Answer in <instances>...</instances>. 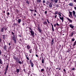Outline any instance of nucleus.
Wrapping results in <instances>:
<instances>
[{
    "instance_id": "25",
    "label": "nucleus",
    "mask_w": 76,
    "mask_h": 76,
    "mask_svg": "<svg viewBox=\"0 0 76 76\" xmlns=\"http://www.w3.org/2000/svg\"><path fill=\"white\" fill-rule=\"evenodd\" d=\"M76 41L74 43V45H73L74 46L76 45Z\"/></svg>"
},
{
    "instance_id": "15",
    "label": "nucleus",
    "mask_w": 76,
    "mask_h": 76,
    "mask_svg": "<svg viewBox=\"0 0 76 76\" xmlns=\"http://www.w3.org/2000/svg\"><path fill=\"white\" fill-rule=\"evenodd\" d=\"M51 25H52L53 31H54V27H53V25L52 24V23H51Z\"/></svg>"
},
{
    "instance_id": "48",
    "label": "nucleus",
    "mask_w": 76,
    "mask_h": 76,
    "mask_svg": "<svg viewBox=\"0 0 76 76\" xmlns=\"http://www.w3.org/2000/svg\"><path fill=\"white\" fill-rule=\"evenodd\" d=\"M64 72H65L66 71V70H65V69H64Z\"/></svg>"
},
{
    "instance_id": "41",
    "label": "nucleus",
    "mask_w": 76,
    "mask_h": 76,
    "mask_svg": "<svg viewBox=\"0 0 76 76\" xmlns=\"http://www.w3.org/2000/svg\"><path fill=\"white\" fill-rule=\"evenodd\" d=\"M29 29L30 30V31H31V30H32L31 29V28H29Z\"/></svg>"
},
{
    "instance_id": "37",
    "label": "nucleus",
    "mask_w": 76,
    "mask_h": 76,
    "mask_svg": "<svg viewBox=\"0 0 76 76\" xmlns=\"http://www.w3.org/2000/svg\"><path fill=\"white\" fill-rule=\"evenodd\" d=\"M47 21L48 23H50V22H49V21H48V20H47Z\"/></svg>"
},
{
    "instance_id": "56",
    "label": "nucleus",
    "mask_w": 76,
    "mask_h": 76,
    "mask_svg": "<svg viewBox=\"0 0 76 76\" xmlns=\"http://www.w3.org/2000/svg\"><path fill=\"white\" fill-rule=\"evenodd\" d=\"M60 69H61L60 68H59V70H60Z\"/></svg>"
},
{
    "instance_id": "38",
    "label": "nucleus",
    "mask_w": 76,
    "mask_h": 76,
    "mask_svg": "<svg viewBox=\"0 0 76 76\" xmlns=\"http://www.w3.org/2000/svg\"><path fill=\"white\" fill-rule=\"evenodd\" d=\"M30 10L31 12H33L34 11V10Z\"/></svg>"
},
{
    "instance_id": "20",
    "label": "nucleus",
    "mask_w": 76,
    "mask_h": 76,
    "mask_svg": "<svg viewBox=\"0 0 76 76\" xmlns=\"http://www.w3.org/2000/svg\"><path fill=\"white\" fill-rule=\"evenodd\" d=\"M0 64H2V63H3L1 59H0Z\"/></svg>"
},
{
    "instance_id": "33",
    "label": "nucleus",
    "mask_w": 76,
    "mask_h": 76,
    "mask_svg": "<svg viewBox=\"0 0 76 76\" xmlns=\"http://www.w3.org/2000/svg\"><path fill=\"white\" fill-rule=\"evenodd\" d=\"M57 15H55V18H57Z\"/></svg>"
},
{
    "instance_id": "1",
    "label": "nucleus",
    "mask_w": 76,
    "mask_h": 76,
    "mask_svg": "<svg viewBox=\"0 0 76 76\" xmlns=\"http://www.w3.org/2000/svg\"><path fill=\"white\" fill-rule=\"evenodd\" d=\"M30 32L31 35H32L33 37H34V35L35 33H34V32L32 31V30H31V31H30Z\"/></svg>"
},
{
    "instance_id": "50",
    "label": "nucleus",
    "mask_w": 76,
    "mask_h": 76,
    "mask_svg": "<svg viewBox=\"0 0 76 76\" xmlns=\"http://www.w3.org/2000/svg\"><path fill=\"white\" fill-rule=\"evenodd\" d=\"M1 54V51L0 50V54Z\"/></svg>"
},
{
    "instance_id": "28",
    "label": "nucleus",
    "mask_w": 76,
    "mask_h": 76,
    "mask_svg": "<svg viewBox=\"0 0 76 76\" xmlns=\"http://www.w3.org/2000/svg\"><path fill=\"white\" fill-rule=\"evenodd\" d=\"M26 58L27 60H29V58H28V57H27V56H26Z\"/></svg>"
},
{
    "instance_id": "21",
    "label": "nucleus",
    "mask_w": 76,
    "mask_h": 76,
    "mask_svg": "<svg viewBox=\"0 0 76 76\" xmlns=\"http://www.w3.org/2000/svg\"><path fill=\"white\" fill-rule=\"evenodd\" d=\"M58 14V11H56L54 14L55 15H57V14Z\"/></svg>"
},
{
    "instance_id": "10",
    "label": "nucleus",
    "mask_w": 76,
    "mask_h": 76,
    "mask_svg": "<svg viewBox=\"0 0 76 76\" xmlns=\"http://www.w3.org/2000/svg\"><path fill=\"white\" fill-rule=\"evenodd\" d=\"M67 19L68 20L69 22H72V20H71L69 19V18H67Z\"/></svg>"
},
{
    "instance_id": "29",
    "label": "nucleus",
    "mask_w": 76,
    "mask_h": 76,
    "mask_svg": "<svg viewBox=\"0 0 76 76\" xmlns=\"http://www.w3.org/2000/svg\"><path fill=\"white\" fill-rule=\"evenodd\" d=\"M7 70H5V75H6V73H7Z\"/></svg>"
},
{
    "instance_id": "23",
    "label": "nucleus",
    "mask_w": 76,
    "mask_h": 76,
    "mask_svg": "<svg viewBox=\"0 0 76 76\" xmlns=\"http://www.w3.org/2000/svg\"><path fill=\"white\" fill-rule=\"evenodd\" d=\"M58 15L60 16H61V13H60V12H59L58 13Z\"/></svg>"
},
{
    "instance_id": "18",
    "label": "nucleus",
    "mask_w": 76,
    "mask_h": 76,
    "mask_svg": "<svg viewBox=\"0 0 76 76\" xmlns=\"http://www.w3.org/2000/svg\"><path fill=\"white\" fill-rule=\"evenodd\" d=\"M37 1L38 2V3H41V0H37Z\"/></svg>"
},
{
    "instance_id": "27",
    "label": "nucleus",
    "mask_w": 76,
    "mask_h": 76,
    "mask_svg": "<svg viewBox=\"0 0 76 76\" xmlns=\"http://www.w3.org/2000/svg\"><path fill=\"white\" fill-rule=\"evenodd\" d=\"M31 51H32V49H31L29 50V52L31 53Z\"/></svg>"
},
{
    "instance_id": "24",
    "label": "nucleus",
    "mask_w": 76,
    "mask_h": 76,
    "mask_svg": "<svg viewBox=\"0 0 76 76\" xmlns=\"http://www.w3.org/2000/svg\"><path fill=\"white\" fill-rule=\"evenodd\" d=\"M54 0L55 3H57V1H58V0Z\"/></svg>"
},
{
    "instance_id": "60",
    "label": "nucleus",
    "mask_w": 76,
    "mask_h": 76,
    "mask_svg": "<svg viewBox=\"0 0 76 76\" xmlns=\"http://www.w3.org/2000/svg\"><path fill=\"white\" fill-rule=\"evenodd\" d=\"M63 35H64V34H63Z\"/></svg>"
},
{
    "instance_id": "26",
    "label": "nucleus",
    "mask_w": 76,
    "mask_h": 76,
    "mask_svg": "<svg viewBox=\"0 0 76 76\" xmlns=\"http://www.w3.org/2000/svg\"><path fill=\"white\" fill-rule=\"evenodd\" d=\"M8 69V65H7L6 68V70H7V69Z\"/></svg>"
},
{
    "instance_id": "6",
    "label": "nucleus",
    "mask_w": 76,
    "mask_h": 76,
    "mask_svg": "<svg viewBox=\"0 0 76 76\" xmlns=\"http://www.w3.org/2000/svg\"><path fill=\"white\" fill-rule=\"evenodd\" d=\"M69 26L71 28H72V29H73V28H74V26L72 24L70 25Z\"/></svg>"
},
{
    "instance_id": "47",
    "label": "nucleus",
    "mask_w": 76,
    "mask_h": 76,
    "mask_svg": "<svg viewBox=\"0 0 76 76\" xmlns=\"http://www.w3.org/2000/svg\"><path fill=\"white\" fill-rule=\"evenodd\" d=\"M34 11H35L34 12H37V10H35Z\"/></svg>"
},
{
    "instance_id": "22",
    "label": "nucleus",
    "mask_w": 76,
    "mask_h": 76,
    "mask_svg": "<svg viewBox=\"0 0 76 76\" xmlns=\"http://www.w3.org/2000/svg\"><path fill=\"white\" fill-rule=\"evenodd\" d=\"M42 63H44V58H42Z\"/></svg>"
},
{
    "instance_id": "11",
    "label": "nucleus",
    "mask_w": 76,
    "mask_h": 76,
    "mask_svg": "<svg viewBox=\"0 0 76 76\" xmlns=\"http://www.w3.org/2000/svg\"><path fill=\"white\" fill-rule=\"evenodd\" d=\"M53 4H50L49 5V7H53V5H52Z\"/></svg>"
},
{
    "instance_id": "61",
    "label": "nucleus",
    "mask_w": 76,
    "mask_h": 76,
    "mask_svg": "<svg viewBox=\"0 0 76 76\" xmlns=\"http://www.w3.org/2000/svg\"><path fill=\"white\" fill-rule=\"evenodd\" d=\"M0 73H1V72H0Z\"/></svg>"
},
{
    "instance_id": "17",
    "label": "nucleus",
    "mask_w": 76,
    "mask_h": 76,
    "mask_svg": "<svg viewBox=\"0 0 76 76\" xmlns=\"http://www.w3.org/2000/svg\"><path fill=\"white\" fill-rule=\"evenodd\" d=\"M16 72L17 73H19V69H16Z\"/></svg>"
},
{
    "instance_id": "19",
    "label": "nucleus",
    "mask_w": 76,
    "mask_h": 76,
    "mask_svg": "<svg viewBox=\"0 0 76 76\" xmlns=\"http://www.w3.org/2000/svg\"><path fill=\"white\" fill-rule=\"evenodd\" d=\"M4 28H2L1 30V32H4Z\"/></svg>"
},
{
    "instance_id": "44",
    "label": "nucleus",
    "mask_w": 76,
    "mask_h": 76,
    "mask_svg": "<svg viewBox=\"0 0 76 76\" xmlns=\"http://www.w3.org/2000/svg\"><path fill=\"white\" fill-rule=\"evenodd\" d=\"M72 70H75V68H72Z\"/></svg>"
},
{
    "instance_id": "35",
    "label": "nucleus",
    "mask_w": 76,
    "mask_h": 76,
    "mask_svg": "<svg viewBox=\"0 0 76 76\" xmlns=\"http://www.w3.org/2000/svg\"><path fill=\"white\" fill-rule=\"evenodd\" d=\"M43 3H45V0L43 1Z\"/></svg>"
},
{
    "instance_id": "53",
    "label": "nucleus",
    "mask_w": 76,
    "mask_h": 76,
    "mask_svg": "<svg viewBox=\"0 0 76 76\" xmlns=\"http://www.w3.org/2000/svg\"><path fill=\"white\" fill-rule=\"evenodd\" d=\"M34 16H36V14H34Z\"/></svg>"
},
{
    "instance_id": "46",
    "label": "nucleus",
    "mask_w": 76,
    "mask_h": 76,
    "mask_svg": "<svg viewBox=\"0 0 76 76\" xmlns=\"http://www.w3.org/2000/svg\"><path fill=\"white\" fill-rule=\"evenodd\" d=\"M74 9H75V10H76V7H74Z\"/></svg>"
},
{
    "instance_id": "7",
    "label": "nucleus",
    "mask_w": 76,
    "mask_h": 76,
    "mask_svg": "<svg viewBox=\"0 0 76 76\" xmlns=\"http://www.w3.org/2000/svg\"><path fill=\"white\" fill-rule=\"evenodd\" d=\"M30 64L31 66L32 67H33L34 66V64H33L32 62H31Z\"/></svg>"
},
{
    "instance_id": "55",
    "label": "nucleus",
    "mask_w": 76,
    "mask_h": 76,
    "mask_svg": "<svg viewBox=\"0 0 76 76\" xmlns=\"http://www.w3.org/2000/svg\"><path fill=\"white\" fill-rule=\"evenodd\" d=\"M3 13H5V11H4Z\"/></svg>"
},
{
    "instance_id": "62",
    "label": "nucleus",
    "mask_w": 76,
    "mask_h": 76,
    "mask_svg": "<svg viewBox=\"0 0 76 76\" xmlns=\"http://www.w3.org/2000/svg\"><path fill=\"white\" fill-rule=\"evenodd\" d=\"M43 76H44L43 75Z\"/></svg>"
},
{
    "instance_id": "54",
    "label": "nucleus",
    "mask_w": 76,
    "mask_h": 76,
    "mask_svg": "<svg viewBox=\"0 0 76 76\" xmlns=\"http://www.w3.org/2000/svg\"><path fill=\"white\" fill-rule=\"evenodd\" d=\"M58 69V68H56V69Z\"/></svg>"
},
{
    "instance_id": "2",
    "label": "nucleus",
    "mask_w": 76,
    "mask_h": 76,
    "mask_svg": "<svg viewBox=\"0 0 76 76\" xmlns=\"http://www.w3.org/2000/svg\"><path fill=\"white\" fill-rule=\"evenodd\" d=\"M38 30L39 32L40 33H41V32H42V30H41V29H40V28H38Z\"/></svg>"
},
{
    "instance_id": "9",
    "label": "nucleus",
    "mask_w": 76,
    "mask_h": 76,
    "mask_svg": "<svg viewBox=\"0 0 76 76\" xmlns=\"http://www.w3.org/2000/svg\"><path fill=\"white\" fill-rule=\"evenodd\" d=\"M51 43L52 45H53V44H54V39H52Z\"/></svg>"
},
{
    "instance_id": "3",
    "label": "nucleus",
    "mask_w": 76,
    "mask_h": 76,
    "mask_svg": "<svg viewBox=\"0 0 76 76\" xmlns=\"http://www.w3.org/2000/svg\"><path fill=\"white\" fill-rule=\"evenodd\" d=\"M69 13L70 14V15H69V17H71V16L72 17V12H69Z\"/></svg>"
},
{
    "instance_id": "40",
    "label": "nucleus",
    "mask_w": 76,
    "mask_h": 76,
    "mask_svg": "<svg viewBox=\"0 0 76 76\" xmlns=\"http://www.w3.org/2000/svg\"><path fill=\"white\" fill-rule=\"evenodd\" d=\"M47 11H45V14H47Z\"/></svg>"
},
{
    "instance_id": "13",
    "label": "nucleus",
    "mask_w": 76,
    "mask_h": 76,
    "mask_svg": "<svg viewBox=\"0 0 76 76\" xmlns=\"http://www.w3.org/2000/svg\"><path fill=\"white\" fill-rule=\"evenodd\" d=\"M43 23L44 25H47V22L46 21L43 22Z\"/></svg>"
},
{
    "instance_id": "42",
    "label": "nucleus",
    "mask_w": 76,
    "mask_h": 76,
    "mask_svg": "<svg viewBox=\"0 0 76 76\" xmlns=\"http://www.w3.org/2000/svg\"><path fill=\"white\" fill-rule=\"evenodd\" d=\"M23 26H24V25H25V24L24 23H23L22 24Z\"/></svg>"
},
{
    "instance_id": "52",
    "label": "nucleus",
    "mask_w": 76,
    "mask_h": 76,
    "mask_svg": "<svg viewBox=\"0 0 76 76\" xmlns=\"http://www.w3.org/2000/svg\"><path fill=\"white\" fill-rule=\"evenodd\" d=\"M9 45H10V43H9Z\"/></svg>"
},
{
    "instance_id": "31",
    "label": "nucleus",
    "mask_w": 76,
    "mask_h": 76,
    "mask_svg": "<svg viewBox=\"0 0 76 76\" xmlns=\"http://www.w3.org/2000/svg\"><path fill=\"white\" fill-rule=\"evenodd\" d=\"M10 15V13H9V12H7V15Z\"/></svg>"
},
{
    "instance_id": "58",
    "label": "nucleus",
    "mask_w": 76,
    "mask_h": 76,
    "mask_svg": "<svg viewBox=\"0 0 76 76\" xmlns=\"http://www.w3.org/2000/svg\"><path fill=\"white\" fill-rule=\"evenodd\" d=\"M6 1H7L8 0H5Z\"/></svg>"
},
{
    "instance_id": "39",
    "label": "nucleus",
    "mask_w": 76,
    "mask_h": 76,
    "mask_svg": "<svg viewBox=\"0 0 76 76\" xmlns=\"http://www.w3.org/2000/svg\"><path fill=\"white\" fill-rule=\"evenodd\" d=\"M41 71H44V69H41Z\"/></svg>"
},
{
    "instance_id": "45",
    "label": "nucleus",
    "mask_w": 76,
    "mask_h": 76,
    "mask_svg": "<svg viewBox=\"0 0 76 76\" xmlns=\"http://www.w3.org/2000/svg\"><path fill=\"white\" fill-rule=\"evenodd\" d=\"M36 57H38V55L36 54Z\"/></svg>"
},
{
    "instance_id": "12",
    "label": "nucleus",
    "mask_w": 76,
    "mask_h": 76,
    "mask_svg": "<svg viewBox=\"0 0 76 76\" xmlns=\"http://www.w3.org/2000/svg\"><path fill=\"white\" fill-rule=\"evenodd\" d=\"M59 18L61 20H63V17H61L60 16H59Z\"/></svg>"
},
{
    "instance_id": "32",
    "label": "nucleus",
    "mask_w": 76,
    "mask_h": 76,
    "mask_svg": "<svg viewBox=\"0 0 76 76\" xmlns=\"http://www.w3.org/2000/svg\"><path fill=\"white\" fill-rule=\"evenodd\" d=\"M56 25H57V26H59V24H58V23H56Z\"/></svg>"
},
{
    "instance_id": "8",
    "label": "nucleus",
    "mask_w": 76,
    "mask_h": 76,
    "mask_svg": "<svg viewBox=\"0 0 76 76\" xmlns=\"http://www.w3.org/2000/svg\"><path fill=\"white\" fill-rule=\"evenodd\" d=\"M20 22H21V19H18V23H20Z\"/></svg>"
},
{
    "instance_id": "59",
    "label": "nucleus",
    "mask_w": 76,
    "mask_h": 76,
    "mask_svg": "<svg viewBox=\"0 0 76 76\" xmlns=\"http://www.w3.org/2000/svg\"><path fill=\"white\" fill-rule=\"evenodd\" d=\"M62 22H63V20H62Z\"/></svg>"
},
{
    "instance_id": "5",
    "label": "nucleus",
    "mask_w": 76,
    "mask_h": 76,
    "mask_svg": "<svg viewBox=\"0 0 76 76\" xmlns=\"http://www.w3.org/2000/svg\"><path fill=\"white\" fill-rule=\"evenodd\" d=\"M27 49H28V50H29V49H31V46H29V45H28L27 46Z\"/></svg>"
},
{
    "instance_id": "14",
    "label": "nucleus",
    "mask_w": 76,
    "mask_h": 76,
    "mask_svg": "<svg viewBox=\"0 0 76 76\" xmlns=\"http://www.w3.org/2000/svg\"><path fill=\"white\" fill-rule=\"evenodd\" d=\"M73 34H74V33L72 32L70 34V37H72L73 35Z\"/></svg>"
},
{
    "instance_id": "49",
    "label": "nucleus",
    "mask_w": 76,
    "mask_h": 76,
    "mask_svg": "<svg viewBox=\"0 0 76 76\" xmlns=\"http://www.w3.org/2000/svg\"><path fill=\"white\" fill-rule=\"evenodd\" d=\"M12 35H13L14 34V33H13V32H12Z\"/></svg>"
},
{
    "instance_id": "16",
    "label": "nucleus",
    "mask_w": 76,
    "mask_h": 76,
    "mask_svg": "<svg viewBox=\"0 0 76 76\" xmlns=\"http://www.w3.org/2000/svg\"><path fill=\"white\" fill-rule=\"evenodd\" d=\"M69 6H73V3H71L69 4Z\"/></svg>"
},
{
    "instance_id": "4",
    "label": "nucleus",
    "mask_w": 76,
    "mask_h": 76,
    "mask_svg": "<svg viewBox=\"0 0 76 76\" xmlns=\"http://www.w3.org/2000/svg\"><path fill=\"white\" fill-rule=\"evenodd\" d=\"M72 12L73 16H76V15H75V14H76V12H75V11H73Z\"/></svg>"
},
{
    "instance_id": "34",
    "label": "nucleus",
    "mask_w": 76,
    "mask_h": 76,
    "mask_svg": "<svg viewBox=\"0 0 76 76\" xmlns=\"http://www.w3.org/2000/svg\"><path fill=\"white\" fill-rule=\"evenodd\" d=\"M19 63H20V64H22V62H21V61H19Z\"/></svg>"
},
{
    "instance_id": "43",
    "label": "nucleus",
    "mask_w": 76,
    "mask_h": 76,
    "mask_svg": "<svg viewBox=\"0 0 76 76\" xmlns=\"http://www.w3.org/2000/svg\"><path fill=\"white\" fill-rule=\"evenodd\" d=\"M56 24H55L54 25V27H56Z\"/></svg>"
},
{
    "instance_id": "36",
    "label": "nucleus",
    "mask_w": 76,
    "mask_h": 76,
    "mask_svg": "<svg viewBox=\"0 0 76 76\" xmlns=\"http://www.w3.org/2000/svg\"><path fill=\"white\" fill-rule=\"evenodd\" d=\"M26 3H27V4H29V1H26Z\"/></svg>"
},
{
    "instance_id": "51",
    "label": "nucleus",
    "mask_w": 76,
    "mask_h": 76,
    "mask_svg": "<svg viewBox=\"0 0 76 76\" xmlns=\"http://www.w3.org/2000/svg\"><path fill=\"white\" fill-rule=\"evenodd\" d=\"M1 39L0 38V42H1Z\"/></svg>"
},
{
    "instance_id": "30",
    "label": "nucleus",
    "mask_w": 76,
    "mask_h": 76,
    "mask_svg": "<svg viewBox=\"0 0 76 76\" xmlns=\"http://www.w3.org/2000/svg\"><path fill=\"white\" fill-rule=\"evenodd\" d=\"M72 41H75V39H72Z\"/></svg>"
},
{
    "instance_id": "57",
    "label": "nucleus",
    "mask_w": 76,
    "mask_h": 76,
    "mask_svg": "<svg viewBox=\"0 0 76 76\" xmlns=\"http://www.w3.org/2000/svg\"><path fill=\"white\" fill-rule=\"evenodd\" d=\"M66 1H67V0H65Z\"/></svg>"
}]
</instances>
